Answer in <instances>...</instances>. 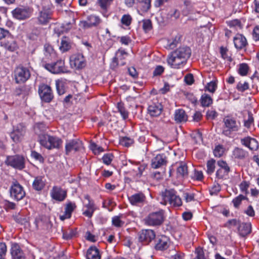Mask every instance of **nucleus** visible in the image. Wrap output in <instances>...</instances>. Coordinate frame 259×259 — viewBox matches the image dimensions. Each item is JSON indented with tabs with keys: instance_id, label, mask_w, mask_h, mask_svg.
I'll return each mask as SVG.
<instances>
[{
	"instance_id": "nucleus-1",
	"label": "nucleus",
	"mask_w": 259,
	"mask_h": 259,
	"mask_svg": "<svg viewBox=\"0 0 259 259\" xmlns=\"http://www.w3.org/2000/svg\"><path fill=\"white\" fill-rule=\"evenodd\" d=\"M191 53V50L189 47H179L167 56V64L172 68H181L186 64Z\"/></svg>"
},
{
	"instance_id": "nucleus-2",
	"label": "nucleus",
	"mask_w": 259,
	"mask_h": 259,
	"mask_svg": "<svg viewBox=\"0 0 259 259\" xmlns=\"http://www.w3.org/2000/svg\"><path fill=\"white\" fill-rule=\"evenodd\" d=\"M38 141L41 146L48 150L60 149L62 147L63 144V141L61 138L48 134L39 135Z\"/></svg>"
},
{
	"instance_id": "nucleus-3",
	"label": "nucleus",
	"mask_w": 259,
	"mask_h": 259,
	"mask_svg": "<svg viewBox=\"0 0 259 259\" xmlns=\"http://www.w3.org/2000/svg\"><path fill=\"white\" fill-rule=\"evenodd\" d=\"M162 201L160 203L166 205L169 203L173 207H179L182 205V201L179 196L177 195V192L173 189L165 190L161 193Z\"/></svg>"
},
{
	"instance_id": "nucleus-4",
	"label": "nucleus",
	"mask_w": 259,
	"mask_h": 259,
	"mask_svg": "<svg viewBox=\"0 0 259 259\" xmlns=\"http://www.w3.org/2000/svg\"><path fill=\"white\" fill-rule=\"evenodd\" d=\"M165 220L164 211L159 209L149 213L144 219L145 224L149 226L158 227L161 226Z\"/></svg>"
},
{
	"instance_id": "nucleus-5",
	"label": "nucleus",
	"mask_w": 259,
	"mask_h": 259,
	"mask_svg": "<svg viewBox=\"0 0 259 259\" xmlns=\"http://www.w3.org/2000/svg\"><path fill=\"white\" fill-rule=\"evenodd\" d=\"M25 157L18 154L8 156L5 160L6 165L18 170H22L25 167Z\"/></svg>"
},
{
	"instance_id": "nucleus-6",
	"label": "nucleus",
	"mask_w": 259,
	"mask_h": 259,
	"mask_svg": "<svg viewBox=\"0 0 259 259\" xmlns=\"http://www.w3.org/2000/svg\"><path fill=\"white\" fill-rule=\"evenodd\" d=\"M29 69L23 66L16 67L14 71V78L16 83L18 84L25 82L30 77Z\"/></svg>"
},
{
	"instance_id": "nucleus-7",
	"label": "nucleus",
	"mask_w": 259,
	"mask_h": 259,
	"mask_svg": "<svg viewBox=\"0 0 259 259\" xmlns=\"http://www.w3.org/2000/svg\"><path fill=\"white\" fill-rule=\"evenodd\" d=\"M44 67L47 70L53 74H59L67 72L64 60L60 59L53 63H46Z\"/></svg>"
},
{
	"instance_id": "nucleus-8",
	"label": "nucleus",
	"mask_w": 259,
	"mask_h": 259,
	"mask_svg": "<svg viewBox=\"0 0 259 259\" xmlns=\"http://www.w3.org/2000/svg\"><path fill=\"white\" fill-rule=\"evenodd\" d=\"M224 122L225 126L223 130V134L226 136L230 137L232 132L239 130V126L234 119L227 117L224 119Z\"/></svg>"
},
{
	"instance_id": "nucleus-9",
	"label": "nucleus",
	"mask_w": 259,
	"mask_h": 259,
	"mask_svg": "<svg viewBox=\"0 0 259 259\" xmlns=\"http://www.w3.org/2000/svg\"><path fill=\"white\" fill-rule=\"evenodd\" d=\"M10 191L11 197L16 200H21L25 195L23 187L17 182L12 184Z\"/></svg>"
},
{
	"instance_id": "nucleus-10",
	"label": "nucleus",
	"mask_w": 259,
	"mask_h": 259,
	"mask_svg": "<svg viewBox=\"0 0 259 259\" xmlns=\"http://www.w3.org/2000/svg\"><path fill=\"white\" fill-rule=\"evenodd\" d=\"M84 199L88 200V203L84 204L83 206L82 214L88 218H91L94 212L98 209V207L88 195L84 196Z\"/></svg>"
},
{
	"instance_id": "nucleus-11",
	"label": "nucleus",
	"mask_w": 259,
	"mask_h": 259,
	"mask_svg": "<svg viewBox=\"0 0 259 259\" xmlns=\"http://www.w3.org/2000/svg\"><path fill=\"white\" fill-rule=\"evenodd\" d=\"M38 93L41 100L45 102H50L54 97L51 87L45 84L39 86Z\"/></svg>"
},
{
	"instance_id": "nucleus-12",
	"label": "nucleus",
	"mask_w": 259,
	"mask_h": 259,
	"mask_svg": "<svg viewBox=\"0 0 259 259\" xmlns=\"http://www.w3.org/2000/svg\"><path fill=\"white\" fill-rule=\"evenodd\" d=\"M100 23L101 19L99 17L94 15H91L87 17L86 20L80 21L79 26L83 29H87L97 26Z\"/></svg>"
},
{
	"instance_id": "nucleus-13",
	"label": "nucleus",
	"mask_w": 259,
	"mask_h": 259,
	"mask_svg": "<svg viewBox=\"0 0 259 259\" xmlns=\"http://www.w3.org/2000/svg\"><path fill=\"white\" fill-rule=\"evenodd\" d=\"M25 134L24 126L22 124H19L14 128L13 132L11 133L10 137L14 142L19 143L23 140Z\"/></svg>"
},
{
	"instance_id": "nucleus-14",
	"label": "nucleus",
	"mask_w": 259,
	"mask_h": 259,
	"mask_svg": "<svg viewBox=\"0 0 259 259\" xmlns=\"http://www.w3.org/2000/svg\"><path fill=\"white\" fill-rule=\"evenodd\" d=\"M14 17L19 20H24L28 18L31 15V10L28 8L18 7L12 11Z\"/></svg>"
},
{
	"instance_id": "nucleus-15",
	"label": "nucleus",
	"mask_w": 259,
	"mask_h": 259,
	"mask_svg": "<svg viewBox=\"0 0 259 259\" xmlns=\"http://www.w3.org/2000/svg\"><path fill=\"white\" fill-rule=\"evenodd\" d=\"M170 242L169 239L165 235L158 236L155 241V248L156 250H163L168 248Z\"/></svg>"
},
{
	"instance_id": "nucleus-16",
	"label": "nucleus",
	"mask_w": 259,
	"mask_h": 259,
	"mask_svg": "<svg viewBox=\"0 0 259 259\" xmlns=\"http://www.w3.org/2000/svg\"><path fill=\"white\" fill-rule=\"evenodd\" d=\"M70 64L76 69H81L85 67L86 62L82 54H77L71 57Z\"/></svg>"
},
{
	"instance_id": "nucleus-17",
	"label": "nucleus",
	"mask_w": 259,
	"mask_h": 259,
	"mask_svg": "<svg viewBox=\"0 0 259 259\" xmlns=\"http://www.w3.org/2000/svg\"><path fill=\"white\" fill-rule=\"evenodd\" d=\"M82 147L81 141L78 139L68 140L66 141L65 145V152L66 154L73 150L77 151L80 149Z\"/></svg>"
},
{
	"instance_id": "nucleus-18",
	"label": "nucleus",
	"mask_w": 259,
	"mask_h": 259,
	"mask_svg": "<svg viewBox=\"0 0 259 259\" xmlns=\"http://www.w3.org/2000/svg\"><path fill=\"white\" fill-rule=\"evenodd\" d=\"M12 259H26L25 254L17 243H13L10 249Z\"/></svg>"
},
{
	"instance_id": "nucleus-19",
	"label": "nucleus",
	"mask_w": 259,
	"mask_h": 259,
	"mask_svg": "<svg viewBox=\"0 0 259 259\" xmlns=\"http://www.w3.org/2000/svg\"><path fill=\"white\" fill-rule=\"evenodd\" d=\"M154 238H155V233L152 230H143L139 233V240L141 242L148 243Z\"/></svg>"
},
{
	"instance_id": "nucleus-20",
	"label": "nucleus",
	"mask_w": 259,
	"mask_h": 259,
	"mask_svg": "<svg viewBox=\"0 0 259 259\" xmlns=\"http://www.w3.org/2000/svg\"><path fill=\"white\" fill-rule=\"evenodd\" d=\"M163 107L157 100L152 101L149 105L148 111L151 116H158L161 113Z\"/></svg>"
},
{
	"instance_id": "nucleus-21",
	"label": "nucleus",
	"mask_w": 259,
	"mask_h": 259,
	"mask_svg": "<svg viewBox=\"0 0 259 259\" xmlns=\"http://www.w3.org/2000/svg\"><path fill=\"white\" fill-rule=\"evenodd\" d=\"M51 196L53 199L62 201L66 197V191L58 186L53 187L51 191Z\"/></svg>"
},
{
	"instance_id": "nucleus-22",
	"label": "nucleus",
	"mask_w": 259,
	"mask_h": 259,
	"mask_svg": "<svg viewBox=\"0 0 259 259\" xmlns=\"http://www.w3.org/2000/svg\"><path fill=\"white\" fill-rule=\"evenodd\" d=\"M127 56V53L124 50L119 49L116 53L115 56L113 58L112 64L114 66L118 65H124L125 63L123 60Z\"/></svg>"
},
{
	"instance_id": "nucleus-23",
	"label": "nucleus",
	"mask_w": 259,
	"mask_h": 259,
	"mask_svg": "<svg viewBox=\"0 0 259 259\" xmlns=\"http://www.w3.org/2000/svg\"><path fill=\"white\" fill-rule=\"evenodd\" d=\"M52 12L50 9L48 7H43L40 11L38 20L40 23L46 24L51 19Z\"/></svg>"
},
{
	"instance_id": "nucleus-24",
	"label": "nucleus",
	"mask_w": 259,
	"mask_h": 259,
	"mask_svg": "<svg viewBox=\"0 0 259 259\" xmlns=\"http://www.w3.org/2000/svg\"><path fill=\"white\" fill-rule=\"evenodd\" d=\"M241 143L242 145L248 147L251 150H256L258 147V143L257 141L253 138L247 137L241 140Z\"/></svg>"
},
{
	"instance_id": "nucleus-25",
	"label": "nucleus",
	"mask_w": 259,
	"mask_h": 259,
	"mask_svg": "<svg viewBox=\"0 0 259 259\" xmlns=\"http://www.w3.org/2000/svg\"><path fill=\"white\" fill-rule=\"evenodd\" d=\"M166 157L164 154H158L152 159L151 166L156 169L166 164Z\"/></svg>"
},
{
	"instance_id": "nucleus-26",
	"label": "nucleus",
	"mask_w": 259,
	"mask_h": 259,
	"mask_svg": "<svg viewBox=\"0 0 259 259\" xmlns=\"http://www.w3.org/2000/svg\"><path fill=\"white\" fill-rule=\"evenodd\" d=\"M233 41L234 46L237 49H243L247 44L245 36L241 34H237L234 37Z\"/></svg>"
},
{
	"instance_id": "nucleus-27",
	"label": "nucleus",
	"mask_w": 259,
	"mask_h": 259,
	"mask_svg": "<svg viewBox=\"0 0 259 259\" xmlns=\"http://www.w3.org/2000/svg\"><path fill=\"white\" fill-rule=\"evenodd\" d=\"M128 199L131 204L138 205L143 203L145 196L142 193H138L128 196Z\"/></svg>"
},
{
	"instance_id": "nucleus-28",
	"label": "nucleus",
	"mask_w": 259,
	"mask_h": 259,
	"mask_svg": "<svg viewBox=\"0 0 259 259\" xmlns=\"http://www.w3.org/2000/svg\"><path fill=\"white\" fill-rule=\"evenodd\" d=\"M1 45L5 49L10 52L15 51L18 48L16 41L13 38L2 41Z\"/></svg>"
},
{
	"instance_id": "nucleus-29",
	"label": "nucleus",
	"mask_w": 259,
	"mask_h": 259,
	"mask_svg": "<svg viewBox=\"0 0 259 259\" xmlns=\"http://www.w3.org/2000/svg\"><path fill=\"white\" fill-rule=\"evenodd\" d=\"M174 119L176 122L181 123L186 121L188 119V116L184 110L179 109L175 111Z\"/></svg>"
},
{
	"instance_id": "nucleus-30",
	"label": "nucleus",
	"mask_w": 259,
	"mask_h": 259,
	"mask_svg": "<svg viewBox=\"0 0 259 259\" xmlns=\"http://www.w3.org/2000/svg\"><path fill=\"white\" fill-rule=\"evenodd\" d=\"M45 186V180L44 177L38 176L35 178L32 187L36 191L42 190Z\"/></svg>"
},
{
	"instance_id": "nucleus-31",
	"label": "nucleus",
	"mask_w": 259,
	"mask_h": 259,
	"mask_svg": "<svg viewBox=\"0 0 259 259\" xmlns=\"http://www.w3.org/2000/svg\"><path fill=\"white\" fill-rule=\"evenodd\" d=\"M238 231L241 235L244 236L249 234L251 231V225L250 223H242L238 227Z\"/></svg>"
},
{
	"instance_id": "nucleus-32",
	"label": "nucleus",
	"mask_w": 259,
	"mask_h": 259,
	"mask_svg": "<svg viewBox=\"0 0 259 259\" xmlns=\"http://www.w3.org/2000/svg\"><path fill=\"white\" fill-rule=\"evenodd\" d=\"M87 259H100L99 250L95 247H91L87 252Z\"/></svg>"
},
{
	"instance_id": "nucleus-33",
	"label": "nucleus",
	"mask_w": 259,
	"mask_h": 259,
	"mask_svg": "<svg viewBox=\"0 0 259 259\" xmlns=\"http://www.w3.org/2000/svg\"><path fill=\"white\" fill-rule=\"evenodd\" d=\"M178 178H185L188 175V168L187 165L184 162L179 163L177 169Z\"/></svg>"
},
{
	"instance_id": "nucleus-34",
	"label": "nucleus",
	"mask_w": 259,
	"mask_h": 259,
	"mask_svg": "<svg viewBox=\"0 0 259 259\" xmlns=\"http://www.w3.org/2000/svg\"><path fill=\"white\" fill-rule=\"evenodd\" d=\"M200 102L202 106L208 107L212 103V99L208 95L204 94L201 96Z\"/></svg>"
},
{
	"instance_id": "nucleus-35",
	"label": "nucleus",
	"mask_w": 259,
	"mask_h": 259,
	"mask_svg": "<svg viewBox=\"0 0 259 259\" xmlns=\"http://www.w3.org/2000/svg\"><path fill=\"white\" fill-rule=\"evenodd\" d=\"M246 151L239 148H235L233 151V155L236 158L242 159L246 156Z\"/></svg>"
},
{
	"instance_id": "nucleus-36",
	"label": "nucleus",
	"mask_w": 259,
	"mask_h": 259,
	"mask_svg": "<svg viewBox=\"0 0 259 259\" xmlns=\"http://www.w3.org/2000/svg\"><path fill=\"white\" fill-rule=\"evenodd\" d=\"M70 44L66 37H64L62 39L61 44L59 46V49L62 52H65L68 51L70 48Z\"/></svg>"
},
{
	"instance_id": "nucleus-37",
	"label": "nucleus",
	"mask_w": 259,
	"mask_h": 259,
	"mask_svg": "<svg viewBox=\"0 0 259 259\" xmlns=\"http://www.w3.org/2000/svg\"><path fill=\"white\" fill-rule=\"evenodd\" d=\"M117 108L118 109V112L120 113L123 119H126L128 117V113L124 107L123 104L121 102L118 103L117 104Z\"/></svg>"
},
{
	"instance_id": "nucleus-38",
	"label": "nucleus",
	"mask_w": 259,
	"mask_h": 259,
	"mask_svg": "<svg viewBox=\"0 0 259 259\" xmlns=\"http://www.w3.org/2000/svg\"><path fill=\"white\" fill-rule=\"evenodd\" d=\"M45 54L46 56H50L51 58L56 57V53L53 47L49 45H45L44 47Z\"/></svg>"
},
{
	"instance_id": "nucleus-39",
	"label": "nucleus",
	"mask_w": 259,
	"mask_h": 259,
	"mask_svg": "<svg viewBox=\"0 0 259 259\" xmlns=\"http://www.w3.org/2000/svg\"><path fill=\"white\" fill-rule=\"evenodd\" d=\"M220 53L221 54L222 57L225 60L228 62L232 61V58L230 56V54L228 52V50L227 48L221 47L220 48Z\"/></svg>"
},
{
	"instance_id": "nucleus-40",
	"label": "nucleus",
	"mask_w": 259,
	"mask_h": 259,
	"mask_svg": "<svg viewBox=\"0 0 259 259\" xmlns=\"http://www.w3.org/2000/svg\"><path fill=\"white\" fill-rule=\"evenodd\" d=\"M113 0H98L97 4L101 9L105 10L110 6Z\"/></svg>"
},
{
	"instance_id": "nucleus-41",
	"label": "nucleus",
	"mask_w": 259,
	"mask_h": 259,
	"mask_svg": "<svg viewBox=\"0 0 259 259\" xmlns=\"http://www.w3.org/2000/svg\"><path fill=\"white\" fill-rule=\"evenodd\" d=\"M248 66L246 64L242 63L239 66L238 72L241 76H245L248 73Z\"/></svg>"
},
{
	"instance_id": "nucleus-42",
	"label": "nucleus",
	"mask_w": 259,
	"mask_h": 259,
	"mask_svg": "<svg viewBox=\"0 0 259 259\" xmlns=\"http://www.w3.org/2000/svg\"><path fill=\"white\" fill-rule=\"evenodd\" d=\"M215 161L213 159H211L207 161L206 165V171L208 174L211 175L214 172L215 169Z\"/></svg>"
},
{
	"instance_id": "nucleus-43",
	"label": "nucleus",
	"mask_w": 259,
	"mask_h": 259,
	"mask_svg": "<svg viewBox=\"0 0 259 259\" xmlns=\"http://www.w3.org/2000/svg\"><path fill=\"white\" fill-rule=\"evenodd\" d=\"M151 0H143L141 2V10L143 12H148L151 8Z\"/></svg>"
},
{
	"instance_id": "nucleus-44",
	"label": "nucleus",
	"mask_w": 259,
	"mask_h": 259,
	"mask_svg": "<svg viewBox=\"0 0 259 259\" xmlns=\"http://www.w3.org/2000/svg\"><path fill=\"white\" fill-rule=\"evenodd\" d=\"M225 148L222 145H218L215 146L213 154L215 157H220L224 153Z\"/></svg>"
},
{
	"instance_id": "nucleus-45",
	"label": "nucleus",
	"mask_w": 259,
	"mask_h": 259,
	"mask_svg": "<svg viewBox=\"0 0 259 259\" xmlns=\"http://www.w3.org/2000/svg\"><path fill=\"white\" fill-rule=\"evenodd\" d=\"M133 142L134 141L132 139L126 137H122L119 140L120 144L125 147H129Z\"/></svg>"
},
{
	"instance_id": "nucleus-46",
	"label": "nucleus",
	"mask_w": 259,
	"mask_h": 259,
	"mask_svg": "<svg viewBox=\"0 0 259 259\" xmlns=\"http://www.w3.org/2000/svg\"><path fill=\"white\" fill-rule=\"evenodd\" d=\"M132 18L129 14L123 15L121 18V23L122 24L128 26L131 24Z\"/></svg>"
},
{
	"instance_id": "nucleus-47",
	"label": "nucleus",
	"mask_w": 259,
	"mask_h": 259,
	"mask_svg": "<svg viewBox=\"0 0 259 259\" xmlns=\"http://www.w3.org/2000/svg\"><path fill=\"white\" fill-rule=\"evenodd\" d=\"M191 137L196 144H200L202 142V134L199 132H196L192 133Z\"/></svg>"
},
{
	"instance_id": "nucleus-48",
	"label": "nucleus",
	"mask_w": 259,
	"mask_h": 259,
	"mask_svg": "<svg viewBox=\"0 0 259 259\" xmlns=\"http://www.w3.org/2000/svg\"><path fill=\"white\" fill-rule=\"evenodd\" d=\"M142 28L146 32L149 31L152 28L151 21L149 19L143 20L142 21Z\"/></svg>"
},
{
	"instance_id": "nucleus-49",
	"label": "nucleus",
	"mask_w": 259,
	"mask_h": 259,
	"mask_svg": "<svg viewBox=\"0 0 259 259\" xmlns=\"http://www.w3.org/2000/svg\"><path fill=\"white\" fill-rule=\"evenodd\" d=\"M75 207V203L71 202H69L66 205L65 211L68 214L67 217H71V213Z\"/></svg>"
},
{
	"instance_id": "nucleus-50",
	"label": "nucleus",
	"mask_w": 259,
	"mask_h": 259,
	"mask_svg": "<svg viewBox=\"0 0 259 259\" xmlns=\"http://www.w3.org/2000/svg\"><path fill=\"white\" fill-rule=\"evenodd\" d=\"M113 155L111 153H107L104 155L102 157L103 162L106 165H109L113 159Z\"/></svg>"
},
{
	"instance_id": "nucleus-51",
	"label": "nucleus",
	"mask_w": 259,
	"mask_h": 259,
	"mask_svg": "<svg viewBox=\"0 0 259 259\" xmlns=\"http://www.w3.org/2000/svg\"><path fill=\"white\" fill-rule=\"evenodd\" d=\"M7 251L6 244L4 242H0V259H5Z\"/></svg>"
},
{
	"instance_id": "nucleus-52",
	"label": "nucleus",
	"mask_w": 259,
	"mask_h": 259,
	"mask_svg": "<svg viewBox=\"0 0 259 259\" xmlns=\"http://www.w3.org/2000/svg\"><path fill=\"white\" fill-rule=\"evenodd\" d=\"M246 197L243 195H239L237 197H235L233 199L232 202L233 203L234 206L235 207H238L239 205L241 204V201L245 199Z\"/></svg>"
},
{
	"instance_id": "nucleus-53",
	"label": "nucleus",
	"mask_w": 259,
	"mask_h": 259,
	"mask_svg": "<svg viewBox=\"0 0 259 259\" xmlns=\"http://www.w3.org/2000/svg\"><path fill=\"white\" fill-rule=\"evenodd\" d=\"M112 223L113 226L116 227H120L124 224V222L120 219L118 216H115L112 218Z\"/></svg>"
},
{
	"instance_id": "nucleus-54",
	"label": "nucleus",
	"mask_w": 259,
	"mask_h": 259,
	"mask_svg": "<svg viewBox=\"0 0 259 259\" xmlns=\"http://www.w3.org/2000/svg\"><path fill=\"white\" fill-rule=\"evenodd\" d=\"M56 86L59 95H63L65 93V89L63 83L59 81H56Z\"/></svg>"
},
{
	"instance_id": "nucleus-55",
	"label": "nucleus",
	"mask_w": 259,
	"mask_h": 259,
	"mask_svg": "<svg viewBox=\"0 0 259 259\" xmlns=\"http://www.w3.org/2000/svg\"><path fill=\"white\" fill-rule=\"evenodd\" d=\"M217 84L215 81H211L208 83L206 89L210 93H214L217 89Z\"/></svg>"
},
{
	"instance_id": "nucleus-56",
	"label": "nucleus",
	"mask_w": 259,
	"mask_h": 259,
	"mask_svg": "<svg viewBox=\"0 0 259 259\" xmlns=\"http://www.w3.org/2000/svg\"><path fill=\"white\" fill-rule=\"evenodd\" d=\"M249 88V84L247 82H239L237 85V89L240 92H244Z\"/></svg>"
},
{
	"instance_id": "nucleus-57",
	"label": "nucleus",
	"mask_w": 259,
	"mask_h": 259,
	"mask_svg": "<svg viewBox=\"0 0 259 259\" xmlns=\"http://www.w3.org/2000/svg\"><path fill=\"white\" fill-rule=\"evenodd\" d=\"M91 149L95 154H99L104 151L102 147L96 144L95 143H92L91 144Z\"/></svg>"
},
{
	"instance_id": "nucleus-58",
	"label": "nucleus",
	"mask_w": 259,
	"mask_h": 259,
	"mask_svg": "<svg viewBox=\"0 0 259 259\" xmlns=\"http://www.w3.org/2000/svg\"><path fill=\"white\" fill-rule=\"evenodd\" d=\"M221 190V186L219 184H215L210 189L209 192L210 195H217Z\"/></svg>"
},
{
	"instance_id": "nucleus-59",
	"label": "nucleus",
	"mask_w": 259,
	"mask_h": 259,
	"mask_svg": "<svg viewBox=\"0 0 259 259\" xmlns=\"http://www.w3.org/2000/svg\"><path fill=\"white\" fill-rule=\"evenodd\" d=\"M218 165L220 167V168L224 169V172L229 171V167L225 161L223 160H219L218 162Z\"/></svg>"
},
{
	"instance_id": "nucleus-60",
	"label": "nucleus",
	"mask_w": 259,
	"mask_h": 259,
	"mask_svg": "<svg viewBox=\"0 0 259 259\" xmlns=\"http://www.w3.org/2000/svg\"><path fill=\"white\" fill-rule=\"evenodd\" d=\"M249 186V185L248 182H245V181L242 182L240 185V188L241 191L245 194H247Z\"/></svg>"
},
{
	"instance_id": "nucleus-61",
	"label": "nucleus",
	"mask_w": 259,
	"mask_h": 259,
	"mask_svg": "<svg viewBox=\"0 0 259 259\" xmlns=\"http://www.w3.org/2000/svg\"><path fill=\"white\" fill-rule=\"evenodd\" d=\"M183 197L186 202H191L194 200V195L191 193L185 192L183 194Z\"/></svg>"
},
{
	"instance_id": "nucleus-62",
	"label": "nucleus",
	"mask_w": 259,
	"mask_h": 259,
	"mask_svg": "<svg viewBox=\"0 0 259 259\" xmlns=\"http://www.w3.org/2000/svg\"><path fill=\"white\" fill-rule=\"evenodd\" d=\"M252 37L255 41H259V25H257L254 28Z\"/></svg>"
},
{
	"instance_id": "nucleus-63",
	"label": "nucleus",
	"mask_w": 259,
	"mask_h": 259,
	"mask_svg": "<svg viewBox=\"0 0 259 259\" xmlns=\"http://www.w3.org/2000/svg\"><path fill=\"white\" fill-rule=\"evenodd\" d=\"M164 68L163 66L159 65L157 66L153 71V74L154 76L160 75L164 71Z\"/></svg>"
},
{
	"instance_id": "nucleus-64",
	"label": "nucleus",
	"mask_w": 259,
	"mask_h": 259,
	"mask_svg": "<svg viewBox=\"0 0 259 259\" xmlns=\"http://www.w3.org/2000/svg\"><path fill=\"white\" fill-rule=\"evenodd\" d=\"M196 257L194 259H205L203 250L200 248H197L195 250Z\"/></svg>"
}]
</instances>
